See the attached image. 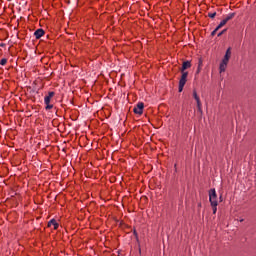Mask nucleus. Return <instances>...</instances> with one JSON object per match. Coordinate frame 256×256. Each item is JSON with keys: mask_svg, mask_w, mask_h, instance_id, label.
<instances>
[{"mask_svg": "<svg viewBox=\"0 0 256 256\" xmlns=\"http://www.w3.org/2000/svg\"><path fill=\"white\" fill-rule=\"evenodd\" d=\"M196 103H197L198 111L202 113V102H201V100L200 99L196 100Z\"/></svg>", "mask_w": 256, "mask_h": 256, "instance_id": "nucleus-12", "label": "nucleus"}, {"mask_svg": "<svg viewBox=\"0 0 256 256\" xmlns=\"http://www.w3.org/2000/svg\"><path fill=\"white\" fill-rule=\"evenodd\" d=\"M231 55H232V48L228 47L226 52H225L224 58L222 59V62L223 63H229Z\"/></svg>", "mask_w": 256, "mask_h": 256, "instance_id": "nucleus-3", "label": "nucleus"}, {"mask_svg": "<svg viewBox=\"0 0 256 256\" xmlns=\"http://www.w3.org/2000/svg\"><path fill=\"white\" fill-rule=\"evenodd\" d=\"M51 109H53V104H50V103L46 104V110L48 111Z\"/></svg>", "mask_w": 256, "mask_h": 256, "instance_id": "nucleus-19", "label": "nucleus"}, {"mask_svg": "<svg viewBox=\"0 0 256 256\" xmlns=\"http://www.w3.org/2000/svg\"><path fill=\"white\" fill-rule=\"evenodd\" d=\"M227 32V29H223L222 31H220L217 36L221 37L222 35H224Z\"/></svg>", "mask_w": 256, "mask_h": 256, "instance_id": "nucleus-18", "label": "nucleus"}, {"mask_svg": "<svg viewBox=\"0 0 256 256\" xmlns=\"http://www.w3.org/2000/svg\"><path fill=\"white\" fill-rule=\"evenodd\" d=\"M7 62H8L7 58H2L0 64H1L2 66H5V65L7 64Z\"/></svg>", "mask_w": 256, "mask_h": 256, "instance_id": "nucleus-17", "label": "nucleus"}, {"mask_svg": "<svg viewBox=\"0 0 256 256\" xmlns=\"http://www.w3.org/2000/svg\"><path fill=\"white\" fill-rule=\"evenodd\" d=\"M187 78H188V72L183 71L182 72V76H181V78L179 80L178 92L181 93L183 91V89H184V87H185V85L187 83Z\"/></svg>", "mask_w": 256, "mask_h": 256, "instance_id": "nucleus-1", "label": "nucleus"}, {"mask_svg": "<svg viewBox=\"0 0 256 256\" xmlns=\"http://www.w3.org/2000/svg\"><path fill=\"white\" fill-rule=\"evenodd\" d=\"M209 201H210L211 206H213L214 203H218L217 198H213V199L209 198Z\"/></svg>", "mask_w": 256, "mask_h": 256, "instance_id": "nucleus-16", "label": "nucleus"}, {"mask_svg": "<svg viewBox=\"0 0 256 256\" xmlns=\"http://www.w3.org/2000/svg\"><path fill=\"white\" fill-rule=\"evenodd\" d=\"M52 226H54V230H57L59 227V224L56 222L55 219H52L50 220V222H48V227H52Z\"/></svg>", "mask_w": 256, "mask_h": 256, "instance_id": "nucleus-8", "label": "nucleus"}, {"mask_svg": "<svg viewBox=\"0 0 256 256\" xmlns=\"http://www.w3.org/2000/svg\"><path fill=\"white\" fill-rule=\"evenodd\" d=\"M209 198H211V200H213V198H217V193L215 189H211L209 191Z\"/></svg>", "mask_w": 256, "mask_h": 256, "instance_id": "nucleus-10", "label": "nucleus"}, {"mask_svg": "<svg viewBox=\"0 0 256 256\" xmlns=\"http://www.w3.org/2000/svg\"><path fill=\"white\" fill-rule=\"evenodd\" d=\"M191 66H192V64H191V62H189V60H187L186 62H183L181 72L186 71L187 69L191 68Z\"/></svg>", "mask_w": 256, "mask_h": 256, "instance_id": "nucleus-6", "label": "nucleus"}, {"mask_svg": "<svg viewBox=\"0 0 256 256\" xmlns=\"http://www.w3.org/2000/svg\"><path fill=\"white\" fill-rule=\"evenodd\" d=\"M236 16L235 12L229 13L226 15V17L224 18V20L228 23L230 20H232V18H234Z\"/></svg>", "mask_w": 256, "mask_h": 256, "instance_id": "nucleus-9", "label": "nucleus"}, {"mask_svg": "<svg viewBox=\"0 0 256 256\" xmlns=\"http://www.w3.org/2000/svg\"><path fill=\"white\" fill-rule=\"evenodd\" d=\"M227 66H228V63H227V62H221V63H220V66H219V72H220V73L225 72L226 69H227Z\"/></svg>", "mask_w": 256, "mask_h": 256, "instance_id": "nucleus-7", "label": "nucleus"}, {"mask_svg": "<svg viewBox=\"0 0 256 256\" xmlns=\"http://www.w3.org/2000/svg\"><path fill=\"white\" fill-rule=\"evenodd\" d=\"M202 65H203L202 60H199L198 68H201V67H202Z\"/></svg>", "mask_w": 256, "mask_h": 256, "instance_id": "nucleus-21", "label": "nucleus"}, {"mask_svg": "<svg viewBox=\"0 0 256 256\" xmlns=\"http://www.w3.org/2000/svg\"><path fill=\"white\" fill-rule=\"evenodd\" d=\"M193 98H194L195 101H198L200 99L196 90H193Z\"/></svg>", "mask_w": 256, "mask_h": 256, "instance_id": "nucleus-14", "label": "nucleus"}, {"mask_svg": "<svg viewBox=\"0 0 256 256\" xmlns=\"http://www.w3.org/2000/svg\"><path fill=\"white\" fill-rule=\"evenodd\" d=\"M144 110V103L138 102L136 106L133 108V112L137 115H142Z\"/></svg>", "mask_w": 256, "mask_h": 256, "instance_id": "nucleus-2", "label": "nucleus"}, {"mask_svg": "<svg viewBox=\"0 0 256 256\" xmlns=\"http://www.w3.org/2000/svg\"><path fill=\"white\" fill-rule=\"evenodd\" d=\"M217 13L216 12H209L208 13V17L211 18V19H214L216 17Z\"/></svg>", "mask_w": 256, "mask_h": 256, "instance_id": "nucleus-15", "label": "nucleus"}, {"mask_svg": "<svg viewBox=\"0 0 256 256\" xmlns=\"http://www.w3.org/2000/svg\"><path fill=\"white\" fill-rule=\"evenodd\" d=\"M219 31V29H217V27L211 32V36H215L216 33Z\"/></svg>", "mask_w": 256, "mask_h": 256, "instance_id": "nucleus-20", "label": "nucleus"}, {"mask_svg": "<svg viewBox=\"0 0 256 256\" xmlns=\"http://www.w3.org/2000/svg\"><path fill=\"white\" fill-rule=\"evenodd\" d=\"M227 24V22L223 19L217 26V30H220L221 28H223L225 25Z\"/></svg>", "mask_w": 256, "mask_h": 256, "instance_id": "nucleus-11", "label": "nucleus"}, {"mask_svg": "<svg viewBox=\"0 0 256 256\" xmlns=\"http://www.w3.org/2000/svg\"><path fill=\"white\" fill-rule=\"evenodd\" d=\"M55 96V92H48L47 96H44V104L51 103V99Z\"/></svg>", "mask_w": 256, "mask_h": 256, "instance_id": "nucleus-5", "label": "nucleus"}, {"mask_svg": "<svg viewBox=\"0 0 256 256\" xmlns=\"http://www.w3.org/2000/svg\"><path fill=\"white\" fill-rule=\"evenodd\" d=\"M212 207V210H213V214H216L217 213V210H218V203H213V205H211Z\"/></svg>", "mask_w": 256, "mask_h": 256, "instance_id": "nucleus-13", "label": "nucleus"}, {"mask_svg": "<svg viewBox=\"0 0 256 256\" xmlns=\"http://www.w3.org/2000/svg\"><path fill=\"white\" fill-rule=\"evenodd\" d=\"M201 71V68H197V74H199Z\"/></svg>", "mask_w": 256, "mask_h": 256, "instance_id": "nucleus-22", "label": "nucleus"}, {"mask_svg": "<svg viewBox=\"0 0 256 256\" xmlns=\"http://www.w3.org/2000/svg\"><path fill=\"white\" fill-rule=\"evenodd\" d=\"M220 200H222V195L219 197Z\"/></svg>", "mask_w": 256, "mask_h": 256, "instance_id": "nucleus-23", "label": "nucleus"}, {"mask_svg": "<svg viewBox=\"0 0 256 256\" xmlns=\"http://www.w3.org/2000/svg\"><path fill=\"white\" fill-rule=\"evenodd\" d=\"M45 31L42 28H38L36 29V31H34V37H36V39H40L44 36Z\"/></svg>", "mask_w": 256, "mask_h": 256, "instance_id": "nucleus-4", "label": "nucleus"}]
</instances>
